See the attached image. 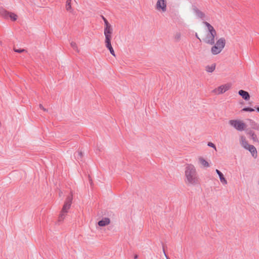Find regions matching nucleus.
<instances>
[{"label":"nucleus","instance_id":"f257e3e1","mask_svg":"<svg viewBox=\"0 0 259 259\" xmlns=\"http://www.w3.org/2000/svg\"><path fill=\"white\" fill-rule=\"evenodd\" d=\"M203 24L205 25V28L204 32L201 33V38L198 37L197 33L196 34V37L205 44L209 45L214 44L217 36L216 30L208 22H204Z\"/></svg>","mask_w":259,"mask_h":259},{"label":"nucleus","instance_id":"f03ea898","mask_svg":"<svg viewBox=\"0 0 259 259\" xmlns=\"http://www.w3.org/2000/svg\"><path fill=\"white\" fill-rule=\"evenodd\" d=\"M185 184L188 186H194L199 184V178L196 168L192 164H187L185 168Z\"/></svg>","mask_w":259,"mask_h":259},{"label":"nucleus","instance_id":"7ed1b4c3","mask_svg":"<svg viewBox=\"0 0 259 259\" xmlns=\"http://www.w3.org/2000/svg\"><path fill=\"white\" fill-rule=\"evenodd\" d=\"M239 143L244 149L249 151L251 156L256 158L257 156V152L256 148L252 145L249 144L246 138L244 135L239 137Z\"/></svg>","mask_w":259,"mask_h":259},{"label":"nucleus","instance_id":"20e7f679","mask_svg":"<svg viewBox=\"0 0 259 259\" xmlns=\"http://www.w3.org/2000/svg\"><path fill=\"white\" fill-rule=\"evenodd\" d=\"M210 52L213 55H217L222 52L226 45V39L224 37L219 38L215 43L212 44Z\"/></svg>","mask_w":259,"mask_h":259},{"label":"nucleus","instance_id":"39448f33","mask_svg":"<svg viewBox=\"0 0 259 259\" xmlns=\"http://www.w3.org/2000/svg\"><path fill=\"white\" fill-rule=\"evenodd\" d=\"M104 22V34L105 36V42L111 41L113 29L111 24L104 17H102Z\"/></svg>","mask_w":259,"mask_h":259},{"label":"nucleus","instance_id":"423d86ee","mask_svg":"<svg viewBox=\"0 0 259 259\" xmlns=\"http://www.w3.org/2000/svg\"><path fill=\"white\" fill-rule=\"evenodd\" d=\"M229 124L236 130L242 132L246 130L247 125L241 119H231L229 121Z\"/></svg>","mask_w":259,"mask_h":259},{"label":"nucleus","instance_id":"0eeeda50","mask_svg":"<svg viewBox=\"0 0 259 259\" xmlns=\"http://www.w3.org/2000/svg\"><path fill=\"white\" fill-rule=\"evenodd\" d=\"M231 87L232 83L230 82H227L215 88L211 91V92L215 95H221L229 91Z\"/></svg>","mask_w":259,"mask_h":259},{"label":"nucleus","instance_id":"6e6552de","mask_svg":"<svg viewBox=\"0 0 259 259\" xmlns=\"http://www.w3.org/2000/svg\"><path fill=\"white\" fill-rule=\"evenodd\" d=\"M73 200V193L71 192L70 194L67 197L63 205L62 210L63 212H68L70 208Z\"/></svg>","mask_w":259,"mask_h":259},{"label":"nucleus","instance_id":"1a4fd4ad","mask_svg":"<svg viewBox=\"0 0 259 259\" xmlns=\"http://www.w3.org/2000/svg\"><path fill=\"white\" fill-rule=\"evenodd\" d=\"M2 15H5L6 17H9L11 20L15 21L17 20L18 16L13 13L7 12L4 10H2L1 12Z\"/></svg>","mask_w":259,"mask_h":259},{"label":"nucleus","instance_id":"9d476101","mask_svg":"<svg viewBox=\"0 0 259 259\" xmlns=\"http://www.w3.org/2000/svg\"><path fill=\"white\" fill-rule=\"evenodd\" d=\"M192 10L197 17L202 19L205 17V14L196 6H193Z\"/></svg>","mask_w":259,"mask_h":259},{"label":"nucleus","instance_id":"9b49d317","mask_svg":"<svg viewBox=\"0 0 259 259\" xmlns=\"http://www.w3.org/2000/svg\"><path fill=\"white\" fill-rule=\"evenodd\" d=\"M215 171L219 177L220 181L221 184L223 185H226L228 184V182L223 174L218 169H216Z\"/></svg>","mask_w":259,"mask_h":259},{"label":"nucleus","instance_id":"f8f14e48","mask_svg":"<svg viewBox=\"0 0 259 259\" xmlns=\"http://www.w3.org/2000/svg\"><path fill=\"white\" fill-rule=\"evenodd\" d=\"M238 94L245 101H248L250 98L249 93L245 91L240 90L238 91Z\"/></svg>","mask_w":259,"mask_h":259},{"label":"nucleus","instance_id":"ddd939ff","mask_svg":"<svg viewBox=\"0 0 259 259\" xmlns=\"http://www.w3.org/2000/svg\"><path fill=\"white\" fill-rule=\"evenodd\" d=\"M110 223V220L108 218H104L101 220L99 221L98 223L100 227H105Z\"/></svg>","mask_w":259,"mask_h":259},{"label":"nucleus","instance_id":"4468645a","mask_svg":"<svg viewBox=\"0 0 259 259\" xmlns=\"http://www.w3.org/2000/svg\"><path fill=\"white\" fill-rule=\"evenodd\" d=\"M198 162L203 167L207 168L210 166V164L209 162L206 161L203 157H198Z\"/></svg>","mask_w":259,"mask_h":259},{"label":"nucleus","instance_id":"2eb2a0df","mask_svg":"<svg viewBox=\"0 0 259 259\" xmlns=\"http://www.w3.org/2000/svg\"><path fill=\"white\" fill-rule=\"evenodd\" d=\"M216 64L215 63H211L210 64H208L205 67V70L207 72L212 73L215 69Z\"/></svg>","mask_w":259,"mask_h":259},{"label":"nucleus","instance_id":"dca6fc26","mask_svg":"<svg viewBox=\"0 0 259 259\" xmlns=\"http://www.w3.org/2000/svg\"><path fill=\"white\" fill-rule=\"evenodd\" d=\"M106 47L109 50L110 53L113 56H115L114 51L112 47L111 41L105 42Z\"/></svg>","mask_w":259,"mask_h":259},{"label":"nucleus","instance_id":"f3484780","mask_svg":"<svg viewBox=\"0 0 259 259\" xmlns=\"http://www.w3.org/2000/svg\"><path fill=\"white\" fill-rule=\"evenodd\" d=\"M248 134L249 135V136L250 137L251 139H252V140L253 141V142H257L258 141V139H257V136L255 134L254 132H252V131H250Z\"/></svg>","mask_w":259,"mask_h":259},{"label":"nucleus","instance_id":"a211bd4d","mask_svg":"<svg viewBox=\"0 0 259 259\" xmlns=\"http://www.w3.org/2000/svg\"><path fill=\"white\" fill-rule=\"evenodd\" d=\"M251 126L253 130L259 131V124L253 120H251Z\"/></svg>","mask_w":259,"mask_h":259},{"label":"nucleus","instance_id":"6ab92c4d","mask_svg":"<svg viewBox=\"0 0 259 259\" xmlns=\"http://www.w3.org/2000/svg\"><path fill=\"white\" fill-rule=\"evenodd\" d=\"M67 213V212H63V210H61V211L59 214V216L58 221L59 222L63 221L64 220Z\"/></svg>","mask_w":259,"mask_h":259},{"label":"nucleus","instance_id":"aec40b11","mask_svg":"<svg viewBox=\"0 0 259 259\" xmlns=\"http://www.w3.org/2000/svg\"><path fill=\"white\" fill-rule=\"evenodd\" d=\"M155 9L159 12L162 10L161 0H158L155 6Z\"/></svg>","mask_w":259,"mask_h":259},{"label":"nucleus","instance_id":"412c9836","mask_svg":"<svg viewBox=\"0 0 259 259\" xmlns=\"http://www.w3.org/2000/svg\"><path fill=\"white\" fill-rule=\"evenodd\" d=\"M71 0H66V9L68 11H70L71 10Z\"/></svg>","mask_w":259,"mask_h":259},{"label":"nucleus","instance_id":"4be33fe9","mask_svg":"<svg viewBox=\"0 0 259 259\" xmlns=\"http://www.w3.org/2000/svg\"><path fill=\"white\" fill-rule=\"evenodd\" d=\"M254 109L250 107H245L241 110L242 112H253Z\"/></svg>","mask_w":259,"mask_h":259},{"label":"nucleus","instance_id":"5701e85b","mask_svg":"<svg viewBox=\"0 0 259 259\" xmlns=\"http://www.w3.org/2000/svg\"><path fill=\"white\" fill-rule=\"evenodd\" d=\"M70 45H71V46L72 47V48L74 50H75L77 52H79V50H78V47H77V45L75 42H71Z\"/></svg>","mask_w":259,"mask_h":259},{"label":"nucleus","instance_id":"b1692460","mask_svg":"<svg viewBox=\"0 0 259 259\" xmlns=\"http://www.w3.org/2000/svg\"><path fill=\"white\" fill-rule=\"evenodd\" d=\"M207 146L213 148L215 151H217V148L215 145L212 142H208L207 144Z\"/></svg>","mask_w":259,"mask_h":259},{"label":"nucleus","instance_id":"393cba45","mask_svg":"<svg viewBox=\"0 0 259 259\" xmlns=\"http://www.w3.org/2000/svg\"><path fill=\"white\" fill-rule=\"evenodd\" d=\"M14 51L15 52H17V53H22V52H23L24 51V49H14Z\"/></svg>","mask_w":259,"mask_h":259},{"label":"nucleus","instance_id":"a878e982","mask_svg":"<svg viewBox=\"0 0 259 259\" xmlns=\"http://www.w3.org/2000/svg\"><path fill=\"white\" fill-rule=\"evenodd\" d=\"M166 7V4L164 3V1L163 0V7H162L163 11H164L165 10Z\"/></svg>","mask_w":259,"mask_h":259},{"label":"nucleus","instance_id":"bb28decb","mask_svg":"<svg viewBox=\"0 0 259 259\" xmlns=\"http://www.w3.org/2000/svg\"><path fill=\"white\" fill-rule=\"evenodd\" d=\"M176 38L177 39H179L181 37V34L180 33H178L176 35V36H175Z\"/></svg>","mask_w":259,"mask_h":259},{"label":"nucleus","instance_id":"cd10ccee","mask_svg":"<svg viewBox=\"0 0 259 259\" xmlns=\"http://www.w3.org/2000/svg\"><path fill=\"white\" fill-rule=\"evenodd\" d=\"M39 107H40V108L41 109L43 110L44 111H47L46 109H45V108L42 106V105L40 104V105H39Z\"/></svg>","mask_w":259,"mask_h":259},{"label":"nucleus","instance_id":"c85d7f7f","mask_svg":"<svg viewBox=\"0 0 259 259\" xmlns=\"http://www.w3.org/2000/svg\"><path fill=\"white\" fill-rule=\"evenodd\" d=\"M256 110L259 113V107H256Z\"/></svg>","mask_w":259,"mask_h":259},{"label":"nucleus","instance_id":"c756f323","mask_svg":"<svg viewBox=\"0 0 259 259\" xmlns=\"http://www.w3.org/2000/svg\"><path fill=\"white\" fill-rule=\"evenodd\" d=\"M164 255L165 256L166 259H169L168 257L165 254V253H164Z\"/></svg>","mask_w":259,"mask_h":259}]
</instances>
